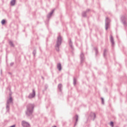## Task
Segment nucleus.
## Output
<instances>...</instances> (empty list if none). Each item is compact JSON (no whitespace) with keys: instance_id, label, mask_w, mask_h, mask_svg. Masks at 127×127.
Instances as JSON below:
<instances>
[{"instance_id":"obj_1","label":"nucleus","mask_w":127,"mask_h":127,"mask_svg":"<svg viewBox=\"0 0 127 127\" xmlns=\"http://www.w3.org/2000/svg\"><path fill=\"white\" fill-rule=\"evenodd\" d=\"M34 109V104H29L27 106V110L26 111V115L28 117H30L33 113V110Z\"/></svg>"},{"instance_id":"obj_2","label":"nucleus","mask_w":127,"mask_h":127,"mask_svg":"<svg viewBox=\"0 0 127 127\" xmlns=\"http://www.w3.org/2000/svg\"><path fill=\"white\" fill-rule=\"evenodd\" d=\"M62 43V38L61 36H59L57 38V44L55 46L56 50L59 52V46L61 45Z\"/></svg>"},{"instance_id":"obj_3","label":"nucleus","mask_w":127,"mask_h":127,"mask_svg":"<svg viewBox=\"0 0 127 127\" xmlns=\"http://www.w3.org/2000/svg\"><path fill=\"white\" fill-rule=\"evenodd\" d=\"M13 102H12V97H11V96H10L9 97V99H8L7 100V103H6V110L7 111V112H9V105H10V104H12Z\"/></svg>"},{"instance_id":"obj_4","label":"nucleus","mask_w":127,"mask_h":127,"mask_svg":"<svg viewBox=\"0 0 127 127\" xmlns=\"http://www.w3.org/2000/svg\"><path fill=\"white\" fill-rule=\"evenodd\" d=\"M111 22V20L109 19L108 17H106L105 19V29L106 30H108V28H109V26H110V23Z\"/></svg>"},{"instance_id":"obj_5","label":"nucleus","mask_w":127,"mask_h":127,"mask_svg":"<svg viewBox=\"0 0 127 127\" xmlns=\"http://www.w3.org/2000/svg\"><path fill=\"white\" fill-rule=\"evenodd\" d=\"M121 20L124 24V26H127V17L125 16H123L121 17Z\"/></svg>"},{"instance_id":"obj_6","label":"nucleus","mask_w":127,"mask_h":127,"mask_svg":"<svg viewBox=\"0 0 127 127\" xmlns=\"http://www.w3.org/2000/svg\"><path fill=\"white\" fill-rule=\"evenodd\" d=\"M35 97V90L34 89L32 90V93L29 94L28 96V99H33Z\"/></svg>"},{"instance_id":"obj_7","label":"nucleus","mask_w":127,"mask_h":127,"mask_svg":"<svg viewBox=\"0 0 127 127\" xmlns=\"http://www.w3.org/2000/svg\"><path fill=\"white\" fill-rule=\"evenodd\" d=\"M21 125L23 127H30V124L28 123V122L25 121H22L21 122Z\"/></svg>"},{"instance_id":"obj_8","label":"nucleus","mask_w":127,"mask_h":127,"mask_svg":"<svg viewBox=\"0 0 127 127\" xmlns=\"http://www.w3.org/2000/svg\"><path fill=\"white\" fill-rule=\"evenodd\" d=\"M90 117L91 120L94 121L95 119H96V114H95V113L91 112L90 114Z\"/></svg>"},{"instance_id":"obj_9","label":"nucleus","mask_w":127,"mask_h":127,"mask_svg":"<svg viewBox=\"0 0 127 127\" xmlns=\"http://www.w3.org/2000/svg\"><path fill=\"white\" fill-rule=\"evenodd\" d=\"M110 42L112 43V47H114L115 46V41H114V37H113L112 35H110Z\"/></svg>"},{"instance_id":"obj_10","label":"nucleus","mask_w":127,"mask_h":127,"mask_svg":"<svg viewBox=\"0 0 127 127\" xmlns=\"http://www.w3.org/2000/svg\"><path fill=\"white\" fill-rule=\"evenodd\" d=\"M84 59H85V57L84 56V54L83 53H81L80 54L81 63H83V62H84Z\"/></svg>"},{"instance_id":"obj_11","label":"nucleus","mask_w":127,"mask_h":127,"mask_svg":"<svg viewBox=\"0 0 127 127\" xmlns=\"http://www.w3.org/2000/svg\"><path fill=\"white\" fill-rule=\"evenodd\" d=\"M90 11V9H88L87 10H86V11H84L82 12V15L83 17H86V16H87V12Z\"/></svg>"},{"instance_id":"obj_12","label":"nucleus","mask_w":127,"mask_h":127,"mask_svg":"<svg viewBox=\"0 0 127 127\" xmlns=\"http://www.w3.org/2000/svg\"><path fill=\"white\" fill-rule=\"evenodd\" d=\"M54 9L52 10L50 13H49L48 15H47V17L48 18H50L52 15V14H53V12H54Z\"/></svg>"},{"instance_id":"obj_13","label":"nucleus","mask_w":127,"mask_h":127,"mask_svg":"<svg viewBox=\"0 0 127 127\" xmlns=\"http://www.w3.org/2000/svg\"><path fill=\"white\" fill-rule=\"evenodd\" d=\"M57 69L59 71H61L62 67L61 66V63H59L57 64Z\"/></svg>"},{"instance_id":"obj_14","label":"nucleus","mask_w":127,"mask_h":127,"mask_svg":"<svg viewBox=\"0 0 127 127\" xmlns=\"http://www.w3.org/2000/svg\"><path fill=\"white\" fill-rule=\"evenodd\" d=\"M62 87H63L62 84L61 83L59 84L58 86V88L60 92H62Z\"/></svg>"},{"instance_id":"obj_15","label":"nucleus","mask_w":127,"mask_h":127,"mask_svg":"<svg viewBox=\"0 0 127 127\" xmlns=\"http://www.w3.org/2000/svg\"><path fill=\"white\" fill-rule=\"evenodd\" d=\"M69 45L70 48L73 50L74 49V47H73L72 43L71 40H69Z\"/></svg>"},{"instance_id":"obj_16","label":"nucleus","mask_w":127,"mask_h":127,"mask_svg":"<svg viewBox=\"0 0 127 127\" xmlns=\"http://www.w3.org/2000/svg\"><path fill=\"white\" fill-rule=\"evenodd\" d=\"M79 117L77 115H75V117H74V119H75V123L74 125V127L75 126H76V124H77V122H78V119Z\"/></svg>"},{"instance_id":"obj_17","label":"nucleus","mask_w":127,"mask_h":127,"mask_svg":"<svg viewBox=\"0 0 127 127\" xmlns=\"http://www.w3.org/2000/svg\"><path fill=\"white\" fill-rule=\"evenodd\" d=\"M15 4V0H11L10 1V5L13 6Z\"/></svg>"},{"instance_id":"obj_18","label":"nucleus","mask_w":127,"mask_h":127,"mask_svg":"<svg viewBox=\"0 0 127 127\" xmlns=\"http://www.w3.org/2000/svg\"><path fill=\"white\" fill-rule=\"evenodd\" d=\"M95 52V55L97 56L98 54L99 53V52L98 51V48H94Z\"/></svg>"},{"instance_id":"obj_19","label":"nucleus","mask_w":127,"mask_h":127,"mask_svg":"<svg viewBox=\"0 0 127 127\" xmlns=\"http://www.w3.org/2000/svg\"><path fill=\"white\" fill-rule=\"evenodd\" d=\"M9 44L10 45V46H11L12 47H14V45L13 44V43H12V41H9Z\"/></svg>"},{"instance_id":"obj_20","label":"nucleus","mask_w":127,"mask_h":127,"mask_svg":"<svg viewBox=\"0 0 127 127\" xmlns=\"http://www.w3.org/2000/svg\"><path fill=\"white\" fill-rule=\"evenodd\" d=\"M107 51H108L107 49H105L104 51L103 55L104 57L107 55Z\"/></svg>"},{"instance_id":"obj_21","label":"nucleus","mask_w":127,"mask_h":127,"mask_svg":"<svg viewBox=\"0 0 127 127\" xmlns=\"http://www.w3.org/2000/svg\"><path fill=\"white\" fill-rule=\"evenodd\" d=\"M77 83V79H76V78H73V85L75 86Z\"/></svg>"},{"instance_id":"obj_22","label":"nucleus","mask_w":127,"mask_h":127,"mask_svg":"<svg viewBox=\"0 0 127 127\" xmlns=\"http://www.w3.org/2000/svg\"><path fill=\"white\" fill-rule=\"evenodd\" d=\"M1 24H2V25H3V24H5V20L3 19V20L1 21Z\"/></svg>"},{"instance_id":"obj_23","label":"nucleus","mask_w":127,"mask_h":127,"mask_svg":"<svg viewBox=\"0 0 127 127\" xmlns=\"http://www.w3.org/2000/svg\"><path fill=\"white\" fill-rule=\"evenodd\" d=\"M33 54L34 56H35V54H36V50H34L33 52Z\"/></svg>"},{"instance_id":"obj_24","label":"nucleus","mask_w":127,"mask_h":127,"mask_svg":"<svg viewBox=\"0 0 127 127\" xmlns=\"http://www.w3.org/2000/svg\"><path fill=\"white\" fill-rule=\"evenodd\" d=\"M110 126H111L112 127H114V122H111L110 123Z\"/></svg>"},{"instance_id":"obj_25","label":"nucleus","mask_w":127,"mask_h":127,"mask_svg":"<svg viewBox=\"0 0 127 127\" xmlns=\"http://www.w3.org/2000/svg\"><path fill=\"white\" fill-rule=\"evenodd\" d=\"M101 103L102 105H104V98H101Z\"/></svg>"},{"instance_id":"obj_26","label":"nucleus","mask_w":127,"mask_h":127,"mask_svg":"<svg viewBox=\"0 0 127 127\" xmlns=\"http://www.w3.org/2000/svg\"><path fill=\"white\" fill-rule=\"evenodd\" d=\"M13 64H14L13 63H11L10 64V66H12V65H13Z\"/></svg>"},{"instance_id":"obj_27","label":"nucleus","mask_w":127,"mask_h":127,"mask_svg":"<svg viewBox=\"0 0 127 127\" xmlns=\"http://www.w3.org/2000/svg\"><path fill=\"white\" fill-rule=\"evenodd\" d=\"M56 127V126H54V127Z\"/></svg>"},{"instance_id":"obj_28","label":"nucleus","mask_w":127,"mask_h":127,"mask_svg":"<svg viewBox=\"0 0 127 127\" xmlns=\"http://www.w3.org/2000/svg\"><path fill=\"white\" fill-rule=\"evenodd\" d=\"M0 71H1V72H2V70H1H1H0Z\"/></svg>"}]
</instances>
